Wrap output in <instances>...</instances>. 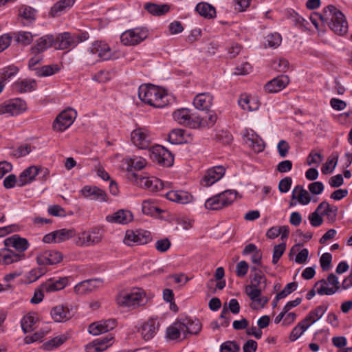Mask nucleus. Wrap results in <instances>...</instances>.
Returning <instances> with one entry per match:
<instances>
[{"instance_id":"f257e3e1","label":"nucleus","mask_w":352,"mask_h":352,"mask_svg":"<svg viewBox=\"0 0 352 352\" xmlns=\"http://www.w3.org/2000/svg\"><path fill=\"white\" fill-rule=\"evenodd\" d=\"M139 98L151 106L162 108L169 103L170 96L164 89L152 85H142L138 89Z\"/></svg>"},{"instance_id":"f03ea898","label":"nucleus","mask_w":352,"mask_h":352,"mask_svg":"<svg viewBox=\"0 0 352 352\" xmlns=\"http://www.w3.org/2000/svg\"><path fill=\"white\" fill-rule=\"evenodd\" d=\"M320 19L327 23L329 28L337 35L343 36L348 32V23L344 14L334 6L329 5L324 10V15Z\"/></svg>"},{"instance_id":"7ed1b4c3","label":"nucleus","mask_w":352,"mask_h":352,"mask_svg":"<svg viewBox=\"0 0 352 352\" xmlns=\"http://www.w3.org/2000/svg\"><path fill=\"white\" fill-rule=\"evenodd\" d=\"M116 301L120 307L135 309L145 304V294L141 289L135 288L131 292H123L119 294Z\"/></svg>"},{"instance_id":"20e7f679","label":"nucleus","mask_w":352,"mask_h":352,"mask_svg":"<svg viewBox=\"0 0 352 352\" xmlns=\"http://www.w3.org/2000/svg\"><path fill=\"white\" fill-rule=\"evenodd\" d=\"M236 197V191L227 190L208 199L205 202V207L208 210H221L232 204Z\"/></svg>"},{"instance_id":"39448f33","label":"nucleus","mask_w":352,"mask_h":352,"mask_svg":"<svg viewBox=\"0 0 352 352\" xmlns=\"http://www.w3.org/2000/svg\"><path fill=\"white\" fill-rule=\"evenodd\" d=\"M149 156L153 162L159 165L170 167L173 164V155L165 147L161 145H155L149 149Z\"/></svg>"},{"instance_id":"423d86ee","label":"nucleus","mask_w":352,"mask_h":352,"mask_svg":"<svg viewBox=\"0 0 352 352\" xmlns=\"http://www.w3.org/2000/svg\"><path fill=\"white\" fill-rule=\"evenodd\" d=\"M131 140L140 149H150L153 142L151 132L146 128L138 127L131 133Z\"/></svg>"},{"instance_id":"0eeeda50","label":"nucleus","mask_w":352,"mask_h":352,"mask_svg":"<svg viewBox=\"0 0 352 352\" xmlns=\"http://www.w3.org/2000/svg\"><path fill=\"white\" fill-rule=\"evenodd\" d=\"M151 240V234L149 231L144 230H128L125 233L123 241L126 245L133 246L146 244Z\"/></svg>"},{"instance_id":"6e6552de","label":"nucleus","mask_w":352,"mask_h":352,"mask_svg":"<svg viewBox=\"0 0 352 352\" xmlns=\"http://www.w3.org/2000/svg\"><path fill=\"white\" fill-rule=\"evenodd\" d=\"M148 36V31L144 28H136L124 32L120 36L121 43L126 45H135Z\"/></svg>"},{"instance_id":"1a4fd4ad","label":"nucleus","mask_w":352,"mask_h":352,"mask_svg":"<svg viewBox=\"0 0 352 352\" xmlns=\"http://www.w3.org/2000/svg\"><path fill=\"white\" fill-rule=\"evenodd\" d=\"M27 109L26 103L20 98L8 100L0 105V115L14 116L24 112Z\"/></svg>"},{"instance_id":"9d476101","label":"nucleus","mask_w":352,"mask_h":352,"mask_svg":"<svg viewBox=\"0 0 352 352\" xmlns=\"http://www.w3.org/2000/svg\"><path fill=\"white\" fill-rule=\"evenodd\" d=\"M76 116V111L71 108L62 111L54 121V129L56 131H64L73 124Z\"/></svg>"},{"instance_id":"9b49d317","label":"nucleus","mask_w":352,"mask_h":352,"mask_svg":"<svg viewBox=\"0 0 352 352\" xmlns=\"http://www.w3.org/2000/svg\"><path fill=\"white\" fill-rule=\"evenodd\" d=\"M174 120L179 124L192 129H197L198 122L195 120L197 115L192 113L188 109H179L173 113Z\"/></svg>"},{"instance_id":"f8f14e48","label":"nucleus","mask_w":352,"mask_h":352,"mask_svg":"<svg viewBox=\"0 0 352 352\" xmlns=\"http://www.w3.org/2000/svg\"><path fill=\"white\" fill-rule=\"evenodd\" d=\"M135 182L141 188L151 192H157L163 188V182L155 177H146L134 173Z\"/></svg>"},{"instance_id":"ddd939ff","label":"nucleus","mask_w":352,"mask_h":352,"mask_svg":"<svg viewBox=\"0 0 352 352\" xmlns=\"http://www.w3.org/2000/svg\"><path fill=\"white\" fill-rule=\"evenodd\" d=\"M102 234L100 229L94 228L90 232H84L78 236L76 244L78 246H90L100 243Z\"/></svg>"},{"instance_id":"4468645a","label":"nucleus","mask_w":352,"mask_h":352,"mask_svg":"<svg viewBox=\"0 0 352 352\" xmlns=\"http://www.w3.org/2000/svg\"><path fill=\"white\" fill-rule=\"evenodd\" d=\"M63 259L62 254L54 250H45L38 254L36 262L38 265H52L60 263Z\"/></svg>"},{"instance_id":"2eb2a0df","label":"nucleus","mask_w":352,"mask_h":352,"mask_svg":"<svg viewBox=\"0 0 352 352\" xmlns=\"http://www.w3.org/2000/svg\"><path fill=\"white\" fill-rule=\"evenodd\" d=\"M225 172L226 168L223 166H216L208 169L201 180V184L204 186H210L220 180Z\"/></svg>"},{"instance_id":"dca6fc26","label":"nucleus","mask_w":352,"mask_h":352,"mask_svg":"<svg viewBox=\"0 0 352 352\" xmlns=\"http://www.w3.org/2000/svg\"><path fill=\"white\" fill-rule=\"evenodd\" d=\"M102 283L100 278L85 280L74 287V292L78 295H86L102 287Z\"/></svg>"},{"instance_id":"f3484780","label":"nucleus","mask_w":352,"mask_h":352,"mask_svg":"<svg viewBox=\"0 0 352 352\" xmlns=\"http://www.w3.org/2000/svg\"><path fill=\"white\" fill-rule=\"evenodd\" d=\"M114 342V337L111 334L105 338L94 340L92 342L86 345L87 352H103Z\"/></svg>"},{"instance_id":"a211bd4d","label":"nucleus","mask_w":352,"mask_h":352,"mask_svg":"<svg viewBox=\"0 0 352 352\" xmlns=\"http://www.w3.org/2000/svg\"><path fill=\"white\" fill-rule=\"evenodd\" d=\"M116 321L115 319H109L107 320H100L89 324L88 331L94 336H98L104 333L115 328Z\"/></svg>"},{"instance_id":"6ab92c4d","label":"nucleus","mask_w":352,"mask_h":352,"mask_svg":"<svg viewBox=\"0 0 352 352\" xmlns=\"http://www.w3.org/2000/svg\"><path fill=\"white\" fill-rule=\"evenodd\" d=\"M80 193L87 199L91 200L106 201L107 200V193L97 186H85L81 190Z\"/></svg>"},{"instance_id":"aec40b11","label":"nucleus","mask_w":352,"mask_h":352,"mask_svg":"<svg viewBox=\"0 0 352 352\" xmlns=\"http://www.w3.org/2000/svg\"><path fill=\"white\" fill-rule=\"evenodd\" d=\"M90 53L97 54L102 60H107L111 58L112 52L109 46L102 41H95L89 48Z\"/></svg>"},{"instance_id":"412c9836","label":"nucleus","mask_w":352,"mask_h":352,"mask_svg":"<svg viewBox=\"0 0 352 352\" xmlns=\"http://www.w3.org/2000/svg\"><path fill=\"white\" fill-rule=\"evenodd\" d=\"M289 82L287 75H280L273 78L265 85V90L269 93H275L283 89Z\"/></svg>"},{"instance_id":"4be33fe9","label":"nucleus","mask_w":352,"mask_h":352,"mask_svg":"<svg viewBox=\"0 0 352 352\" xmlns=\"http://www.w3.org/2000/svg\"><path fill=\"white\" fill-rule=\"evenodd\" d=\"M160 326V322L157 319L151 318L145 322L140 328V332L144 340H148L153 338L159 330Z\"/></svg>"},{"instance_id":"5701e85b","label":"nucleus","mask_w":352,"mask_h":352,"mask_svg":"<svg viewBox=\"0 0 352 352\" xmlns=\"http://www.w3.org/2000/svg\"><path fill=\"white\" fill-rule=\"evenodd\" d=\"M68 284L67 277H62L58 279L50 278L42 284V289L46 293H52L64 289Z\"/></svg>"},{"instance_id":"b1692460","label":"nucleus","mask_w":352,"mask_h":352,"mask_svg":"<svg viewBox=\"0 0 352 352\" xmlns=\"http://www.w3.org/2000/svg\"><path fill=\"white\" fill-rule=\"evenodd\" d=\"M74 47H75V42H74L72 34L65 32L54 37V48L66 50Z\"/></svg>"},{"instance_id":"393cba45","label":"nucleus","mask_w":352,"mask_h":352,"mask_svg":"<svg viewBox=\"0 0 352 352\" xmlns=\"http://www.w3.org/2000/svg\"><path fill=\"white\" fill-rule=\"evenodd\" d=\"M39 171L40 168L36 166H31L25 168L19 176L18 186L22 187L33 182Z\"/></svg>"},{"instance_id":"a878e982","label":"nucleus","mask_w":352,"mask_h":352,"mask_svg":"<svg viewBox=\"0 0 352 352\" xmlns=\"http://www.w3.org/2000/svg\"><path fill=\"white\" fill-rule=\"evenodd\" d=\"M133 219L132 213L127 210H119L112 214L106 217V220L110 223L126 224Z\"/></svg>"},{"instance_id":"bb28decb","label":"nucleus","mask_w":352,"mask_h":352,"mask_svg":"<svg viewBox=\"0 0 352 352\" xmlns=\"http://www.w3.org/2000/svg\"><path fill=\"white\" fill-rule=\"evenodd\" d=\"M54 36L51 34L45 35L38 39L32 47L31 50L34 54H40L47 49L54 47Z\"/></svg>"},{"instance_id":"cd10ccee","label":"nucleus","mask_w":352,"mask_h":352,"mask_svg":"<svg viewBox=\"0 0 352 352\" xmlns=\"http://www.w3.org/2000/svg\"><path fill=\"white\" fill-rule=\"evenodd\" d=\"M212 96L209 93H202L197 94L193 100V104L196 109L208 111L212 106Z\"/></svg>"},{"instance_id":"c85d7f7f","label":"nucleus","mask_w":352,"mask_h":352,"mask_svg":"<svg viewBox=\"0 0 352 352\" xmlns=\"http://www.w3.org/2000/svg\"><path fill=\"white\" fill-rule=\"evenodd\" d=\"M24 254L15 253L12 250L3 248L0 250V264L10 265L24 258Z\"/></svg>"},{"instance_id":"c756f323","label":"nucleus","mask_w":352,"mask_h":352,"mask_svg":"<svg viewBox=\"0 0 352 352\" xmlns=\"http://www.w3.org/2000/svg\"><path fill=\"white\" fill-rule=\"evenodd\" d=\"M245 144L250 147L255 153H260L265 148L264 141L255 133H248L244 140Z\"/></svg>"},{"instance_id":"7c9ffc66","label":"nucleus","mask_w":352,"mask_h":352,"mask_svg":"<svg viewBox=\"0 0 352 352\" xmlns=\"http://www.w3.org/2000/svg\"><path fill=\"white\" fill-rule=\"evenodd\" d=\"M166 198L172 201L186 204L190 203L192 196L188 192L184 190H171L166 194Z\"/></svg>"},{"instance_id":"2f4dec72","label":"nucleus","mask_w":352,"mask_h":352,"mask_svg":"<svg viewBox=\"0 0 352 352\" xmlns=\"http://www.w3.org/2000/svg\"><path fill=\"white\" fill-rule=\"evenodd\" d=\"M37 83L34 79H23L15 82L13 89L18 93L30 92L36 89Z\"/></svg>"},{"instance_id":"473e14b6","label":"nucleus","mask_w":352,"mask_h":352,"mask_svg":"<svg viewBox=\"0 0 352 352\" xmlns=\"http://www.w3.org/2000/svg\"><path fill=\"white\" fill-rule=\"evenodd\" d=\"M323 210L320 212L322 216H326L331 222L336 221L338 211L337 206H331L327 201H323L318 206V210Z\"/></svg>"},{"instance_id":"72a5a7b5","label":"nucleus","mask_w":352,"mask_h":352,"mask_svg":"<svg viewBox=\"0 0 352 352\" xmlns=\"http://www.w3.org/2000/svg\"><path fill=\"white\" fill-rule=\"evenodd\" d=\"M292 199L298 200L301 205H307L311 201V197L302 186H295L292 192Z\"/></svg>"},{"instance_id":"f704fd0d","label":"nucleus","mask_w":352,"mask_h":352,"mask_svg":"<svg viewBox=\"0 0 352 352\" xmlns=\"http://www.w3.org/2000/svg\"><path fill=\"white\" fill-rule=\"evenodd\" d=\"M328 309V305H321L311 310L303 320L304 322L310 327L312 324L320 319Z\"/></svg>"},{"instance_id":"c9c22d12","label":"nucleus","mask_w":352,"mask_h":352,"mask_svg":"<svg viewBox=\"0 0 352 352\" xmlns=\"http://www.w3.org/2000/svg\"><path fill=\"white\" fill-rule=\"evenodd\" d=\"M50 314L53 320L56 322H60L71 318L69 309L63 305H58L54 307L51 310Z\"/></svg>"},{"instance_id":"e433bc0d","label":"nucleus","mask_w":352,"mask_h":352,"mask_svg":"<svg viewBox=\"0 0 352 352\" xmlns=\"http://www.w3.org/2000/svg\"><path fill=\"white\" fill-rule=\"evenodd\" d=\"M184 324L181 322H175L166 329L167 338L170 340H177L183 336V339L186 338V335L184 331Z\"/></svg>"},{"instance_id":"4c0bfd02","label":"nucleus","mask_w":352,"mask_h":352,"mask_svg":"<svg viewBox=\"0 0 352 352\" xmlns=\"http://www.w3.org/2000/svg\"><path fill=\"white\" fill-rule=\"evenodd\" d=\"M195 10L199 14L206 19H213L216 16V9L212 5L206 3L201 2L197 4Z\"/></svg>"},{"instance_id":"58836bf2","label":"nucleus","mask_w":352,"mask_h":352,"mask_svg":"<svg viewBox=\"0 0 352 352\" xmlns=\"http://www.w3.org/2000/svg\"><path fill=\"white\" fill-rule=\"evenodd\" d=\"M75 0H60L56 2L51 8L50 15L52 17L60 16L66 9L70 8L74 3Z\"/></svg>"},{"instance_id":"ea45409f","label":"nucleus","mask_w":352,"mask_h":352,"mask_svg":"<svg viewBox=\"0 0 352 352\" xmlns=\"http://www.w3.org/2000/svg\"><path fill=\"white\" fill-rule=\"evenodd\" d=\"M195 120H197L199 127H210L214 124L217 121V115L212 111H206L205 116L197 115Z\"/></svg>"},{"instance_id":"a19ab883","label":"nucleus","mask_w":352,"mask_h":352,"mask_svg":"<svg viewBox=\"0 0 352 352\" xmlns=\"http://www.w3.org/2000/svg\"><path fill=\"white\" fill-rule=\"evenodd\" d=\"M144 9L154 16H162L170 11V6L167 4L159 5L153 3H146Z\"/></svg>"},{"instance_id":"79ce46f5","label":"nucleus","mask_w":352,"mask_h":352,"mask_svg":"<svg viewBox=\"0 0 352 352\" xmlns=\"http://www.w3.org/2000/svg\"><path fill=\"white\" fill-rule=\"evenodd\" d=\"M238 103L243 109L250 111H255L259 107L258 101L248 96H241L238 100Z\"/></svg>"},{"instance_id":"37998d69","label":"nucleus","mask_w":352,"mask_h":352,"mask_svg":"<svg viewBox=\"0 0 352 352\" xmlns=\"http://www.w3.org/2000/svg\"><path fill=\"white\" fill-rule=\"evenodd\" d=\"M186 131L179 129H173L168 135V140L173 144H181L187 142Z\"/></svg>"},{"instance_id":"c03bdc74","label":"nucleus","mask_w":352,"mask_h":352,"mask_svg":"<svg viewBox=\"0 0 352 352\" xmlns=\"http://www.w3.org/2000/svg\"><path fill=\"white\" fill-rule=\"evenodd\" d=\"M184 324V331L186 336L188 334L196 335L201 329V324L199 320L186 319L182 322Z\"/></svg>"},{"instance_id":"a18cd8bd","label":"nucleus","mask_w":352,"mask_h":352,"mask_svg":"<svg viewBox=\"0 0 352 352\" xmlns=\"http://www.w3.org/2000/svg\"><path fill=\"white\" fill-rule=\"evenodd\" d=\"M16 250L19 251V253L23 254V252L28 248L29 243L27 239L21 238L16 235L13 236L12 238L7 239Z\"/></svg>"},{"instance_id":"49530a36","label":"nucleus","mask_w":352,"mask_h":352,"mask_svg":"<svg viewBox=\"0 0 352 352\" xmlns=\"http://www.w3.org/2000/svg\"><path fill=\"white\" fill-rule=\"evenodd\" d=\"M327 285V281L325 279H321L315 283L314 288L316 289L317 294L320 296L334 294L335 290L328 287Z\"/></svg>"},{"instance_id":"de8ad7c7","label":"nucleus","mask_w":352,"mask_h":352,"mask_svg":"<svg viewBox=\"0 0 352 352\" xmlns=\"http://www.w3.org/2000/svg\"><path fill=\"white\" fill-rule=\"evenodd\" d=\"M142 210L144 214L147 215H153L160 213L161 210L155 205V202L151 199L143 201L142 204Z\"/></svg>"},{"instance_id":"09e8293b","label":"nucleus","mask_w":352,"mask_h":352,"mask_svg":"<svg viewBox=\"0 0 352 352\" xmlns=\"http://www.w3.org/2000/svg\"><path fill=\"white\" fill-rule=\"evenodd\" d=\"M56 235V240L57 243H61L65 241L69 240L75 235V231L73 229H60L54 231Z\"/></svg>"},{"instance_id":"8fccbe9b","label":"nucleus","mask_w":352,"mask_h":352,"mask_svg":"<svg viewBox=\"0 0 352 352\" xmlns=\"http://www.w3.org/2000/svg\"><path fill=\"white\" fill-rule=\"evenodd\" d=\"M36 319L31 314L25 316L21 320V328L25 333L30 332L34 329V325Z\"/></svg>"},{"instance_id":"3c124183","label":"nucleus","mask_w":352,"mask_h":352,"mask_svg":"<svg viewBox=\"0 0 352 352\" xmlns=\"http://www.w3.org/2000/svg\"><path fill=\"white\" fill-rule=\"evenodd\" d=\"M309 327V324L304 322V320H302L292 329L289 336V339L292 341L297 340Z\"/></svg>"},{"instance_id":"603ef678","label":"nucleus","mask_w":352,"mask_h":352,"mask_svg":"<svg viewBox=\"0 0 352 352\" xmlns=\"http://www.w3.org/2000/svg\"><path fill=\"white\" fill-rule=\"evenodd\" d=\"M67 338V336L65 335L56 336L45 343V349L48 351L54 350L63 344L66 341Z\"/></svg>"},{"instance_id":"864d4df0","label":"nucleus","mask_w":352,"mask_h":352,"mask_svg":"<svg viewBox=\"0 0 352 352\" xmlns=\"http://www.w3.org/2000/svg\"><path fill=\"white\" fill-rule=\"evenodd\" d=\"M338 160V155L336 154L329 157L324 164H323L321 171L323 174L326 175L333 172L336 168Z\"/></svg>"},{"instance_id":"5fc2aeb1","label":"nucleus","mask_w":352,"mask_h":352,"mask_svg":"<svg viewBox=\"0 0 352 352\" xmlns=\"http://www.w3.org/2000/svg\"><path fill=\"white\" fill-rule=\"evenodd\" d=\"M264 289L262 287H257L254 285H250L245 287V293L252 301H255L261 295V291Z\"/></svg>"},{"instance_id":"6e6d98bb","label":"nucleus","mask_w":352,"mask_h":352,"mask_svg":"<svg viewBox=\"0 0 352 352\" xmlns=\"http://www.w3.org/2000/svg\"><path fill=\"white\" fill-rule=\"evenodd\" d=\"M298 287L296 282H292L285 285L282 291L276 294V300H279L287 296L289 294L294 292Z\"/></svg>"},{"instance_id":"4d7b16f0","label":"nucleus","mask_w":352,"mask_h":352,"mask_svg":"<svg viewBox=\"0 0 352 352\" xmlns=\"http://www.w3.org/2000/svg\"><path fill=\"white\" fill-rule=\"evenodd\" d=\"M16 40L23 45H30L33 41V35L30 32H19L16 34Z\"/></svg>"},{"instance_id":"13d9d810","label":"nucleus","mask_w":352,"mask_h":352,"mask_svg":"<svg viewBox=\"0 0 352 352\" xmlns=\"http://www.w3.org/2000/svg\"><path fill=\"white\" fill-rule=\"evenodd\" d=\"M289 62L285 58L275 59L272 61V68L278 72H285L289 69Z\"/></svg>"},{"instance_id":"bf43d9fd","label":"nucleus","mask_w":352,"mask_h":352,"mask_svg":"<svg viewBox=\"0 0 352 352\" xmlns=\"http://www.w3.org/2000/svg\"><path fill=\"white\" fill-rule=\"evenodd\" d=\"M282 38L277 32L268 34L265 38L267 45L271 47H277L281 43Z\"/></svg>"},{"instance_id":"052dcab7","label":"nucleus","mask_w":352,"mask_h":352,"mask_svg":"<svg viewBox=\"0 0 352 352\" xmlns=\"http://www.w3.org/2000/svg\"><path fill=\"white\" fill-rule=\"evenodd\" d=\"M240 345L235 341H226L221 344L220 352H239Z\"/></svg>"},{"instance_id":"680f3d73","label":"nucleus","mask_w":352,"mask_h":352,"mask_svg":"<svg viewBox=\"0 0 352 352\" xmlns=\"http://www.w3.org/2000/svg\"><path fill=\"white\" fill-rule=\"evenodd\" d=\"M19 15L24 19L32 21L35 19L36 11L31 7L25 6L20 9Z\"/></svg>"},{"instance_id":"e2e57ef3","label":"nucleus","mask_w":352,"mask_h":352,"mask_svg":"<svg viewBox=\"0 0 352 352\" xmlns=\"http://www.w3.org/2000/svg\"><path fill=\"white\" fill-rule=\"evenodd\" d=\"M58 70L59 67L57 65H45L36 74L39 76H49L56 74Z\"/></svg>"},{"instance_id":"0e129e2a","label":"nucleus","mask_w":352,"mask_h":352,"mask_svg":"<svg viewBox=\"0 0 352 352\" xmlns=\"http://www.w3.org/2000/svg\"><path fill=\"white\" fill-rule=\"evenodd\" d=\"M286 249V245L285 243H280L274 247L273 251V256H272V263L276 264L282 256L283 253L285 252Z\"/></svg>"},{"instance_id":"69168bd1","label":"nucleus","mask_w":352,"mask_h":352,"mask_svg":"<svg viewBox=\"0 0 352 352\" xmlns=\"http://www.w3.org/2000/svg\"><path fill=\"white\" fill-rule=\"evenodd\" d=\"M46 270L44 267H40L32 269L28 275V279L30 283H32L38 280L41 276L45 274Z\"/></svg>"},{"instance_id":"338daca9","label":"nucleus","mask_w":352,"mask_h":352,"mask_svg":"<svg viewBox=\"0 0 352 352\" xmlns=\"http://www.w3.org/2000/svg\"><path fill=\"white\" fill-rule=\"evenodd\" d=\"M266 278L263 274L261 271H258V272H256L254 274V278L252 280L251 285H254L257 287H262V288L265 289L266 287Z\"/></svg>"},{"instance_id":"774afa93","label":"nucleus","mask_w":352,"mask_h":352,"mask_svg":"<svg viewBox=\"0 0 352 352\" xmlns=\"http://www.w3.org/2000/svg\"><path fill=\"white\" fill-rule=\"evenodd\" d=\"M31 151L32 150H31L30 145H29V144L21 145V146H19L18 148H16V149H14L13 151L12 155L16 158H19V157H22L27 155L28 154H29L31 152Z\"/></svg>"}]
</instances>
